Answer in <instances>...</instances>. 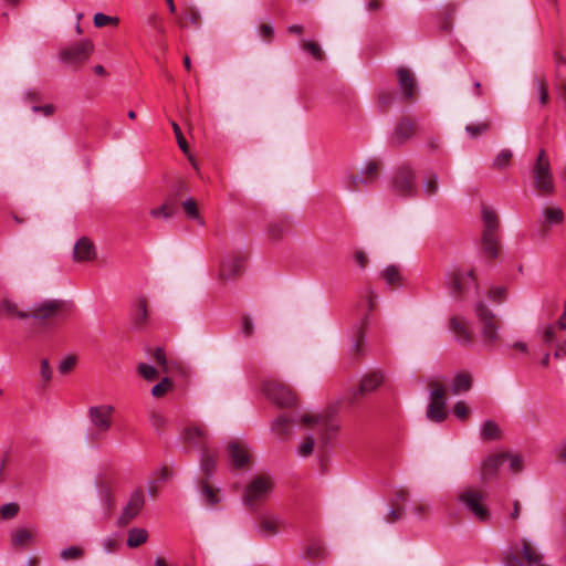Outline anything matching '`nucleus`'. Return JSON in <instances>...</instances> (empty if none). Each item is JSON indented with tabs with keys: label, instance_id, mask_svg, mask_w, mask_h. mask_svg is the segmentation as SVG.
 Returning a JSON list of instances; mask_svg holds the SVG:
<instances>
[{
	"label": "nucleus",
	"instance_id": "obj_6",
	"mask_svg": "<svg viewBox=\"0 0 566 566\" xmlns=\"http://www.w3.org/2000/svg\"><path fill=\"white\" fill-rule=\"evenodd\" d=\"M273 488L274 482L270 475H256L247 485L243 501L251 509L259 506L268 500Z\"/></svg>",
	"mask_w": 566,
	"mask_h": 566
},
{
	"label": "nucleus",
	"instance_id": "obj_21",
	"mask_svg": "<svg viewBox=\"0 0 566 566\" xmlns=\"http://www.w3.org/2000/svg\"><path fill=\"white\" fill-rule=\"evenodd\" d=\"M504 462H506V455L504 452L491 454L485 458L481 465V479L483 481H489L494 478Z\"/></svg>",
	"mask_w": 566,
	"mask_h": 566
},
{
	"label": "nucleus",
	"instance_id": "obj_7",
	"mask_svg": "<svg viewBox=\"0 0 566 566\" xmlns=\"http://www.w3.org/2000/svg\"><path fill=\"white\" fill-rule=\"evenodd\" d=\"M532 172L534 178V187L541 195L548 196L555 191L551 163L544 149L539 150Z\"/></svg>",
	"mask_w": 566,
	"mask_h": 566
},
{
	"label": "nucleus",
	"instance_id": "obj_55",
	"mask_svg": "<svg viewBox=\"0 0 566 566\" xmlns=\"http://www.w3.org/2000/svg\"><path fill=\"white\" fill-rule=\"evenodd\" d=\"M171 126H172L179 148L182 150V153L187 154L188 153V144L182 135L180 126L176 122H171Z\"/></svg>",
	"mask_w": 566,
	"mask_h": 566
},
{
	"label": "nucleus",
	"instance_id": "obj_49",
	"mask_svg": "<svg viewBox=\"0 0 566 566\" xmlns=\"http://www.w3.org/2000/svg\"><path fill=\"white\" fill-rule=\"evenodd\" d=\"M511 158H512V151L509 149H503L495 157V159L493 161V166L495 168L503 169L509 166Z\"/></svg>",
	"mask_w": 566,
	"mask_h": 566
},
{
	"label": "nucleus",
	"instance_id": "obj_14",
	"mask_svg": "<svg viewBox=\"0 0 566 566\" xmlns=\"http://www.w3.org/2000/svg\"><path fill=\"white\" fill-rule=\"evenodd\" d=\"M145 505V495L142 489L135 490L126 506L123 509L118 517V523L122 526L129 524L142 511Z\"/></svg>",
	"mask_w": 566,
	"mask_h": 566
},
{
	"label": "nucleus",
	"instance_id": "obj_46",
	"mask_svg": "<svg viewBox=\"0 0 566 566\" xmlns=\"http://www.w3.org/2000/svg\"><path fill=\"white\" fill-rule=\"evenodd\" d=\"M172 388V382L169 378L165 377L160 382L151 388V395L156 398H160L166 395Z\"/></svg>",
	"mask_w": 566,
	"mask_h": 566
},
{
	"label": "nucleus",
	"instance_id": "obj_39",
	"mask_svg": "<svg viewBox=\"0 0 566 566\" xmlns=\"http://www.w3.org/2000/svg\"><path fill=\"white\" fill-rule=\"evenodd\" d=\"M181 207L189 219L198 220L199 224H203V219L199 214L197 202L192 198L182 201Z\"/></svg>",
	"mask_w": 566,
	"mask_h": 566
},
{
	"label": "nucleus",
	"instance_id": "obj_19",
	"mask_svg": "<svg viewBox=\"0 0 566 566\" xmlns=\"http://www.w3.org/2000/svg\"><path fill=\"white\" fill-rule=\"evenodd\" d=\"M245 256L237 254L224 259L220 264V277L222 280H233L238 277L243 271Z\"/></svg>",
	"mask_w": 566,
	"mask_h": 566
},
{
	"label": "nucleus",
	"instance_id": "obj_42",
	"mask_svg": "<svg viewBox=\"0 0 566 566\" xmlns=\"http://www.w3.org/2000/svg\"><path fill=\"white\" fill-rule=\"evenodd\" d=\"M137 374L147 381L156 380L159 376V371L155 367L145 363L137 365Z\"/></svg>",
	"mask_w": 566,
	"mask_h": 566
},
{
	"label": "nucleus",
	"instance_id": "obj_43",
	"mask_svg": "<svg viewBox=\"0 0 566 566\" xmlns=\"http://www.w3.org/2000/svg\"><path fill=\"white\" fill-rule=\"evenodd\" d=\"M32 541V533L25 528L17 530L12 537L14 546H25Z\"/></svg>",
	"mask_w": 566,
	"mask_h": 566
},
{
	"label": "nucleus",
	"instance_id": "obj_37",
	"mask_svg": "<svg viewBox=\"0 0 566 566\" xmlns=\"http://www.w3.org/2000/svg\"><path fill=\"white\" fill-rule=\"evenodd\" d=\"M559 327L557 324H547L541 328V339L544 344H554L557 338V333L559 332Z\"/></svg>",
	"mask_w": 566,
	"mask_h": 566
},
{
	"label": "nucleus",
	"instance_id": "obj_31",
	"mask_svg": "<svg viewBox=\"0 0 566 566\" xmlns=\"http://www.w3.org/2000/svg\"><path fill=\"white\" fill-rule=\"evenodd\" d=\"M439 178L434 172H428L423 177L422 191L424 196L431 197L438 193Z\"/></svg>",
	"mask_w": 566,
	"mask_h": 566
},
{
	"label": "nucleus",
	"instance_id": "obj_36",
	"mask_svg": "<svg viewBox=\"0 0 566 566\" xmlns=\"http://www.w3.org/2000/svg\"><path fill=\"white\" fill-rule=\"evenodd\" d=\"M200 489L205 501L208 505H216L220 499L218 496V489L212 488L207 480L200 482Z\"/></svg>",
	"mask_w": 566,
	"mask_h": 566
},
{
	"label": "nucleus",
	"instance_id": "obj_25",
	"mask_svg": "<svg viewBox=\"0 0 566 566\" xmlns=\"http://www.w3.org/2000/svg\"><path fill=\"white\" fill-rule=\"evenodd\" d=\"M382 381L384 375L381 371L376 370L369 373L360 380L358 389L354 392V397L376 390L382 384Z\"/></svg>",
	"mask_w": 566,
	"mask_h": 566
},
{
	"label": "nucleus",
	"instance_id": "obj_13",
	"mask_svg": "<svg viewBox=\"0 0 566 566\" xmlns=\"http://www.w3.org/2000/svg\"><path fill=\"white\" fill-rule=\"evenodd\" d=\"M449 329L454 335L455 340L462 346H471L473 334L470 323L460 315H453L449 319Z\"/></svg>",
	"mask_w": 566,
	"mask_h": 566
},
{
	"label": "nucleus",
	"instance_id": "obj_15",
	"mask_svg": "<svg viewBox=\"0 0 566 566\" xmlns=\"http://www.w3.org/2000/svg\"><path fill=\"white\" fill-rule=\"evenodd\" d=\"M302 422L305 426H312V424H321L324 427V432L322 436V440L324 442H327L329 437L337 432L339 429V423L329 415H304L302 417Z\"/></svg>",
	"mask_w": 566,
	"mask_h": 566
},
{
	"label": "nucleus",
	"instance_id": "obj_33",
	"mask_svg": "<svg viewBox=\"0 0 566 566\" xmlns=\"http://www.w3.org/2000/svg\"><path fill=\"white\" fill-rule=\"evenodd\" d=\"M147 538L148 533L145 528L134 527L128 532L127 545L132 548H135L144 544Z\"/></svg>",
	"mask_w": 566,
	"mask_h": 566
},
{
	"label": "nucleus",
	"instance_id": "obj_5",
	"mask_svg": "<svg viewBox=\"0 0 566 566\" xmlns=\"http://www.w3.org/2000/svg\"><path fill=\"white\" fill-rule=\"evenodd\" d=\"M389 190L400 198H413L418 192L415 170L407 166H399L392 174Z\"/></svg>",
	"mask_w": 566,
	"mask_h": 566
},
{
	"label": "nucleus",
	"instance_id": "obj_11",
	"mask_svg": "<svg viewBox=\"0 0 566 566\" xmlns=\"http://www.w3.org/2000/svg\"><path fill=\"white\" fill-rule=\"evenodd\" d=\"M263 392L277 406H293L296 398L294 394L283 384L275 380H266L263 384Z\"/></svg>",
	"mask_w": 566,
	"mask_h": 566
},
{
	"label": "nucleus",
	"instance_id": "obj_59",
	"mask_svg": "<svg viewBox=\"0 0 566 566\" xmlns=\"http://www.w3.org/2000/svg\"><path fill=\"white\" fill-rule=\"evenodd\" d=\"M150 216L154 218H163V219H169L172 216H175L168 208V206H159L157 208H153L149 211Z\"/></svg>",
	"mask_w": 566,
	"mask_h": 566
},
{
	"label": "nucleus",
	"instance_id": "obj_28",
	"mask_svg": "<svg viewBox=\"0 0 566 566\" xmlns=\"http://www.w3.org/2000/svg\"><path fill=\"white\" fill-rule=\"evenodd\" d=\"M189 22L190 24L195 27H199L201 22V15L198 9H196L192 6H186L182 10V13L178 17L177 23L181 28H187Z\"/></svg>",
	"mask_w": 566,
	"mask_h": 566
},
{
	"label": "nucleus",
	"instance_id": "obj_63",
	"mask_svg": "<svg viewBox=\"0 0 566 566\" xmlns=\"http://www.w3.org/2000/svg\"><path fill=\"white\" fill-rule=\"evenodd\" d=\"M554 454L556 455L557 460L566 463V441H560L554 449Z\"/></svg>",
	"mask_w": 566,
	"mask_h": 566
},
{
	"label": "nucleus",
	"instance_id": "obj_26",
	"mask_svg": "<svg viewBox=\"0 0 566 566\" xmlns=\"http://www.w3.org/2000/svg\"><path fill=\"white\" fill-rule=\"evenodd\" d=\"M397 77L399 82V86L402 90L403 97L406 99H411L415 95L416 91V82L410 72L405 67H399L397 70Z\"/></svg>",
	"mask_w": 566,
	"mask_h": 566
},
{
	"label": "nucleus",
	"instance_id": "obj_48",
	"mask_svg": "<svg viewBox=\"0 0 566 566\" xmlns=\"http://www.w3.org/2000/svg\"><path fill=\"white\" fill-rule=\"evenodd\" d=\"M302 48L308 53H311L314 59L318 61L323 60L324 53L317 42L305 40L302 42Z\"/></svg>",
	"mask_w": 566,
	"mask_h": 566
},
{
	"label": "nucleus",
	"instance_id": "obj_2",
	"mask_svg": "<svg viewBox=\"0 0 566 566\" xmlns=\"http://www.w3.org/2000/svg\"><path fill=\"white\" fill-rule=\"evenodd\" d=\"M114 408L111 405L92 406L87 410L91 423V441L102 440L112 428Z\"/></svg>",
	"mask_w": 566,
	"mask_h": 566
},
{
	"label": "nucleus",
	"instance_id": "obj_34",
	"mask_svg": "<svg viewBox=\"0 0 566 566\" xmlns=\"http://www.w3.org/2000/svg\"><path fill=\"white\" fill-rule=\"evenodd\" d=\"M483 440H496L501 438V429L493 420H486L481 428Z\"/></svg>",
	"mask_w": 566,
	"mask_h": 566
},
{
	"label": "nucleus",
	"instance_id": "obj_41",
	"mask_svg": "<svg viewBox=\"0 0 566 566\" xmlns=\"http://www.w3.org/2000/svg\"><path fill=\"white\" fill-rule=\"evenodd\" d=\"M306 555L311 559H322L326 555V549L319 541H312L307 546Z\"/></svg>",
	"mask_w": 566,
	"mask_h": 566
},
{
	"label": "nucleus",
	"instance_id": "obj_10",
	"mask_svg": "<svg viewBox=\"0 0 566 566\" xmlns=\"http://www.w3.org/2000/svg\"><path fill=\"white\" fill-rule=\"evenodd\" d=\"M65 303L62 300H44L35 303L28 311V318L40 322L53 321L62 316Z\"/></svg>",
	"mask_w": 566,
	"mask_h": 566
},
{
	"label": "nucleus",
	"instance_id": "obj_29",
	"mask_svg": "<svg viewBox=\"0 0 566 566\" xmlns=\"http://www.w3.org/2000/svg\"><path fill=\"white\" fill-rule=\"evenodd\" d=\"M427 417L434 422H441L447 418L446 401H430L427 409Z\"/></svg>",
	"mask_w": 566,
	"mask_h": 566
},
{
	"label": "nucleus",
	"instance_id": "obj_27",
	"mask_svg": "<svg viewBox=\"0 0 566 566\" xmlns=\"http://www.w3.org/2000/svg\"><path fill=\"white\" fill-rule=\"evenodd\" d=\"M216 468H217V453L211 452V450L209 448H205L201 451V457H200V470L206 476L205 480H208L212 476Z\"/></svg>",
	"mask_w": 566,
	"mask_h": 566
},
{
	"label": "nucleus",
	"instance_id": "obj_52",
	"mask_svg": "<svg viewBox=\"0 0 566 566\" xmlns=\"http://www.w3.org/2000/svg\"><path fill=\"white\" fill-rule=\"evenodd\" d=\"M77 363V359L75 356L73 355H70V356H66L65 358H63L60 364H59V371L63 375L65 374H69L70 371L73 370V368L75 367Z\"/></svg>",
	"mask_w": 566,
	"mask_h": 566
},
{
	"label": "nucleus",
	"instance_id": "obj_61",
	"mask_svg": "<svg viewBox=\"0 0 566 566\" xmlns=\"http://www.w3.org/2000/svg\"><path fill=\"white\" fill-rule=\"evenodd\" d=\"M290 422V419L286 416H280L276 418L272 424L274 431L280 434H284L286 432V427Z\"/></svg>",
	"mask_w": 566,
	"mask_h": 566
},
{
	"label": "nucleus",
	"instance_id": "obj_64",
	"mask_svg": "<svg viewBox=\"0 0 566 566\" xmlns=\"http://www.w3.org/2000/svg\"><path fill=\"white\" fill-rule=\"evenodd\" d=\"M556 349L554 352V357L556 359H560L566 356V339H558L554 343Z\"/></svg>",
	"mask_w": 566,
	"mask_h": 566
},
{
	"label": "nucleus",
	"instance_id": "obj_53",
	"mask_svg": "<svg viewBox=\"0 0 566 566\" xmlns=\"http://www.w3.org/2000/svg\"><path fill=\"white\" fill-rule=\"evenodd\" d=\"M83 555L82 548L77 546H71L61 552V558L69 560V559H78Z\"/></svg>",
	"mask_w": 566,
	"mask_h": 566
},
{
	"label": "nucleus",
	"instance_id": "obj_3",
	"mask_svg": "<svg viewBox=\"0 0 566 566\" xmlns=\"http://www.w3.org/2000/svg\"><path fill=\"white\" fill-rule=\"evenodd\" d=\"M482 220L484 224V230L482 233V245L485 254L489 258H496L499 254V229L500 221L496 212L489 208H482Z\"/></svg>",
	"mask_w": 566,
	"mask_h": 566
},
{
	"label": "nucleus",
	"instance_id": "obj_58",
	"mask_svg": "<svg viewBox=\"0 0 566 566\" xmlns=\"http://www.w3.org/2000/svg\"><path fill=\"white\" fill-rule=\"evenodd\" d=\"M18 512L19 506L15 503H7L0 510L1 516L4 520L14 517L18 514Z\"/></svg>",
	"mask_w": 566,
	"mask_h": 566
},
{
	"label": "nucleus",
	"instance_id": "obj_18",
	"mask_svg": "<svg viewBox=\"0 0 566 566\" xmlns=\"http://www.w3.org/2000/svg\"><path fill=\"white\" fill-rule=\"evenodd\" d=\"M282 521L270 513L262 514L255 524L256 534L262 538L272 537L280 532Z\"/></svg>",
	"mask_w": 566,
	"mask_h": 566
},
{
	"label": "nucleus",
	"instance_id": "obj_30",
	"mask_svg": "<svg viewBox=\"0 0 566 566\" xmlns=\"http://www.w3.org/2000/svg\"><path fill=\"white\" fill-rule=\"evenodd\" d=\"M472 386V378L467 373H459L454 376L451 389L454 395H458L462 391L470 390Z\"/></svg>",
	"mask_w": 566,
	"mask_h": 566
},
{
	"label": "nucleus",
	"instance_id": "obj_40",
	"mask_svg": "<svg viewBox=\"0 0 566 566\" xmlns=\"http://www.w3.org/2000/svg\"><path fill=\"white\" fill-rule=\"evenodd\" d=\"M1 310L9 316L21 319L28 318V311H20L18 305L10 300H3L1 302Z\"/></svg>",
	"mask_w": 566,
	"mask_h": 566
},
{
	"label": "nucleus",
	"instance_id": "obj_16",
	"mask_svg": "<svg viewBox=\"0 0 566 566\" xmlns=\"http://www.w3.org/2000/svg\"><path fill=\"white\" fill-rule=\"evenodd\" d=\"M543 221L538 229V235L546 239L549 235L551 229L564 222L565 214L559 207H546L542 210Z\"/></svg>",
	"mask_w": 566,
	"mask_h": 566
},
{
	"label": "nucleus",
	"instance_id": "obj_8",
	"mask_svg": "<svg viewBox=\"0 0 566 566\" xmlns=\"http://www.w3.org/2000/svg\"><path fill=\"white\" fill-rule=\"evenodd\" d=\"M475 315L480 323V335L485 346H493L499 339L500 322L496 315L483 303L475 305Z\"/></svg>",
	"mask_w": 566,
	"mask_h": 566
},
{
	"label": "nucleus",
	"instance_id": "obj_1",
	"mask_svg": "<svg viewBox=\"0 0 566 566\" xmlns=\"http://www.w3.org/2000/svg\"><path fill=\"white\" fill-rule=\"evenodd\" d=\"M538 549L526 538L521 539V548H511L505 553V566H548Z\"/></svg>",
	"mask_w": 566,
	"mask_h": 566
},
{
	"label": "nucleus",
	"instance_id": "obj_35",
	"mask_svg": "<svg viewBox=\"0 0 566 566\" xmlns=\"http://www.w3.org/2000/svg\"><path fill=\"white\" fill-rule=\"evenodd\" d=\"M382 279L389 286L401 285V275L397 266L388 265L381 273Z\"/></svg>",
	"mask_w": 566,
	"mask_h": 566
},
{
	"label": "nucleus",
	"instance_id": "obj_60",
	"mask_svg": "<svg viewBox=\"0 0 566 566\" xmlns=\"http://www.w3.org/2000/svg\"><path fill=\"white\" fill-rule=\"evenodd\" d=\"M394 98H395V95L390 91H381L378 94V103L385 109L391 105Z\"/></svg>",
	"mask_w": 566,
	"mask_h": 566
},
{
	"label": "nucleus",
	"instance_id": "obj_32",
	"mask_svg": "<svg viewBox=\"0 0 566 566\" xmlns=\"http://www.w3.org/2000/svg\"><path fill=\"white\" fill-rule=\"evenodd\" d=\"M133 321L134 325L137 328L143 327L146 324L147 321V303L146 300L140 298L138 303L136 304L134 312H133Z\"/></svg>",
	"mask_w": 566,
	"mask_h": 566
},
{
	"label": "nucleus",
	"instance_id": "obj_12",
	"mask_svg": "<svg viewBox=\"0 0 566 566\" xmlns=\"http://www.w3.org/2000/svg\"><path fill=\"white\" fill-rule=\"evenodd\" d=\"M380 164L376 160L368 161L365 167L360 170L359 175H353L348 178V189L357 191L360 189V185L369 186L373 185L379 176Z\"/></svg>",
	"mask_w": 566,
	"mask_h": 566
},
{
	"label": "nucleus",
	"instance_id": "obj_47",
	"mask_svg": "<svg viewBox=\"0 0 566 566\" xmlns=\"http://www.w3.org/2000/svg\"><path fill=\"white\" fill-rule=\"evenodd\" d=\"M446 386L439 381H432L430 382V397L431 401H446L444 395H446Z\"/></svg>",
	"mask_w": 566,
	"mask_h": 566
},
{
	"label": "nucleus",
	"instance_id": "obj_44",
	"mask_svg": "<svg viewBox=\"0 0 566 566\" xmlns=\"http://www.w3.org/2000/svg\"><path fill=\"white\" fill-rule=\"evenodd\" d=\"M534 84L539 95L541 105H545L548 102V88L546 80L544 77L536 76L534 78Z\"/></svg>",
	"mask_w": 566,
	"mask_h": 566
},
{
	"label": "nucleus",
	"instance_id": "obj_17",
	"mask_svg": "<svg viewBox=\"0 0 566 566\" xmlns=\"http://www.w3.org/2000/svg\"><path fill=\"white\" fill-rule=\"evenodd\" d=\"M416 134V124L408 117L401 118L390 135V144L394 146L403 145Z\"/></svg>",
	"mask_w": 566,
	"mask_h": 566
},
{
	"label": "nucleus",
	"instance_id": "obj_45",
	"mask_svg": "<svg viewBox=\"0 0 566 566\" xmlns=\"http://www.w3.org/2000/svg\"><path fill=\"white\" fill-rule=\"evenodd\" d=\"M93 21L96 28H103L109 24L117 25L119 23L117 17H111L101 12L94 14Z\"/></svg>",
	"mask_w": 566,
	"mask_h": 566
},
{
	"label": "nucleus",
	"instance_id": "obj_56",
	"mask_svg": "<svg viewBox=\"0 0 566 566\" xmlns=\"http://www.w3.org/2000/svg\"><path fill=\"white\" fill-rule=\"evenodd\" d=\"M314 449V438L308 436L298 447V454L302 457H308Z\"/></svg>",
	"mask_w": 566,
	"mask_h": 566
},
{
	"label": "nucleus",
	"instance_id": "obj_57",
	"mask_svg": "<svg viewBox=\"0 0 566 566\" xmlns=\"http://www.w3.org/2000/svg\"><path fill=\"white\" fill-rule=\"evenodd\" d=\"M52 368L46 358L41 359L40 361V376L44 382H49L52 379Z\"/></svg>",
	"mask_w": 566,
	"mask_h": 566
},
{
	"label": "nucleus",
	"instance_id": "obj_4",
	"mask_svg": "<svg viewBox=\"0 0 566 566\" xmlns=\"http://www.w3.org/2000/svg\"><path fill=\"white\" fill-rule=\"evenodd\" d=\"M458 501L478 522L486 523L490 520L491 512L484 504L485 494L482 491L467 488L459 493Z\"/></svg>",
	"mask_w": 566,
	"mask_h": 566
},
{
	"label": "nucleus",
	"instance_id": "obj_38",
	"mask_svg": "<svg viewBox=\"0 0 566 566\" xmlns=\"http://www.w3.org/2000/svg\"><path fill=\"white\" fill-rule=\"evenodd\" d=\"M491 128L490 120H483L480 123L469 124L465 126V132L471 138H478L479 136L485 134Z\"/></svg>",
	"mask_w": 566,
	"mask_h": 566
},
{
	"label": "nucleus",
	"instance_id": "obj_24",
	"mask_svg": "<svg viewBox=\"0 0 566 566\" xmlns=\"http://www.w3.org/2000/svg\"><path fill=\"white\" fill-rule=\"evenodd\" d=\"M184 440L192 444L193 447L200 448L201 451L205 448L208 447V432L206 429L197 427V426H189L187 427L182 432Z\"/></svg>",
	"mask_w": 566,
	"mask_h": 566
},
{
	"label": "nucleus",
	"instance_id": "obj_9",
	"mask_svg": "<svg viewBox=\"0 0 566 566\" xmlns=\"http://www.w3.org/2000/svg\"><path fill=\"white\" fill-rule=\"evenodd\" d=\"M93 50V42L88 39H84L78 43H74L62 49L59 56L64 64L76 67L88 60Z\"/></svg>",
	"mask_w": 566,
	"mask_h": 566
},
{
	"label": "nucleus",
	"instance_id": "obj_54",
	"mask_svg": "<svg viewBox=\"0 0 566 566\" xmlns=\"http://www.w3.org/2000/svg\"><path fill=\"white\" fill-rule=\"evenodd\" d=\"M504 453L506 455V461L509 462V469L513 473L520 472L522 470V458L517 454Z\"/></svg>",
	"mask_w": 566,
	"mask_h": 566
},
{
	"label": "nucleus",
	"instance_id": "obj_50",
	"mask_svg": "<svg viewBox=\"0 0 566 566\" xmlns=\"http://www.w3.org/2000/svg\"><path fill=\"white\" fill-rule=\"evenodd\" d=\"M151 357L160 366L161 373H168L169 368L166 354L161 347L155 348Z\"/></svg>",
	"mask_w": 566,
	"mask_h": 566
},
{
	"label": "nucleus",
	"instance_id": "obj_51",
	"mask_svg": "<svg viewBox=\"0 0 566 566\" xmlns=\"http://www.w3.org/2000/svg\"><path fill=\"white\" fill-rule=\"evenodd\" d=\"M241 332L244 337H251L254 333V324L249 314H243L241 317Z\"/></svg>",
	"mask_w": 566,
	"mask_h": 566
},
{
	"label": "nucleus",
	"instance_id": "obj_23",
	"mask_svg": "<svg viewBox=\"0 0 566 566\" xmlns=\"http://www.w3.org/2000/svg\"><path fill=\"white\" fill-rule=\"evenodd\" d=\"M227 450L234 468H243L249 463L250 453L245 444L234 440L229 442Z\"/></svg>",
	"mask_w": 566,
	"mask_h": 566
},
{
	"label": "nucleus",
	"instance_id": "obj_62",
	"mask_svg": "<svg viewBox=\"0 0 566 566\" xmlns=\"http://www.w3.org/2000/svg\"><path fill=\"white\" fill-rule=\"evenodd\" d=\"M506 290L503 286L490 289L489 297L494 302H502L505 298Z\"/></svg>",
	"mask_w": 566,
	"mask_h": 566
},
{
	"label": "nucleus",
	"instance_id": "obj_22",
	"mask_svg": "<svg viewBox=\"0 0 566 566\" xmlns=\"http://www.w3.org/2000/svg\"><path fill=\"white\" fill-rule=\"evenodd\" d=\"M74 260L76 262H91L96 259V249L92 240L86 237L78 239L74 245Z\"/></svg>",
	"mask_w": 566,
	"mask_h": 566
},
{
	"label": "nucleus",
	"instance_id": "obj_20",
	"mask_svg": "<svg viewBox=\"0 0 566 566\" xmlns=\"http://www.w3.org/2000/svg\"><path fill=\"white\" fill-rule=\"evenodd\" d=\"M449 285L451 289V294L454 297H462L465 291V281L471 280L473 283L475 282L474 272L472 270L467 273L460 270H453L448 275Z\"/></svg>",
	"mask_w": 566,
	"mask_h": 566
}]
</instances>
